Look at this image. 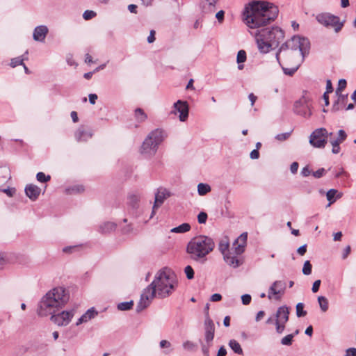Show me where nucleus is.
Wrapping results in <instances>:
<instances>
[{
	"mask_svg": "<svg viewBox=\"0 0 356 356\" xmlns=\"http://www.w3.org/2000/svg\"><path fill=\"white\" fill-rule=\"evenodd\" d=\"M277 6L268 1H255L248 4L243 12V21L251 29L260 53L267 54L278 47L284 38V31L277 26L266 27L277 16Z\"/></svg>",
	"mask_w": 356,
	"mask_h": 356,
	"instance_id": "nucleus-1",
	"label": "nucleus"
},
{
	"mask_svg": "<svg viewBox=\"0 0 356 356\" xmlns=\"http://www.w3.org/2000/svg\"><path fill=\"white\" fill-rule=\"evenodd\" d=\"M68 291L63 287H56L49 291L42 298L39 304L38 314L40 316L51 315V320L58 326H66L74 315V310L62 311L55 313L68 302Z\"/></svg>",
	"mask_w": 356,
	"mask_h": 356,
	"instance_id": "nucleus-2",
	"label": "nucleus"
},
{
	"mask_svg": "<svg viewBox=\"0 0 356 356\" xmlns=\"http://www.w3.org/2000/svg\"><path fill=\"white\" fill-rule=\"evenodd\" d=\"M309 48L310 42L307 38L294 35L281 45L276 53L275 58L279 64H280V60L287 63L291 62L289 59L291 56H296L294 59L300 58L304 60L309 53Z\"/></svg>",
	"mask_w": 356,
	"mask_h": 356,
	"instance_id": "nucleus-3",
	"label": "nucleus"
},
{
	"mask_svg": "<svg viewBox=\"0 0 356 356\" xmlns=\"http://www.w3.org/2000/svg\"><path fill=\"white\" fill-rule=\"evenodd\" d=\"M215 243L211 238L200 235L193 238L188 242L186 252L191 259L196 261H204L206 257L213 251Z\"/></svg>",
	"mask_w": 356,
	"mask_h": 356,
	"instance_id": "nucleus-4",
	"label": "nucleus"
},
{
	"mask_svg": "<svg viewBox=\"0 0 356 356\" xmlns=\"http://www.w3.org/2000/svg\"><path fill=\"white\" fill-rule=\"evenodd\" d=\"M151 284L157 292V296L165 298L175 290L177 281L175 274L170 270L165 268L157 272Z\"/></svg>",
	"mask_w": 356,
	"mask_h": 356,
	"instance_id": "nucleus-5",
	"label": "nucleus"
},
{
	"mask_svg": "<svg viewBox=\"0 0 356 356\" xmlns=\"http://www.w3.org/2000/svg\"><path fill=\"white\" fill-rule=\"evenodd\" d=\"M165 138V132L159 129L151 131L145 138L139 148V153L144 158L151 159L157 152L159 146Z\"/></svg>",
	"mask_w": 356,
	"mask_h": 356,
	"instance_id": "nucleus-6",
	"label": "nucleus"
},
{
	"mask_svg": "<svg viewBox=\"0 0 356 356\" xmlns=\"http://www.w3.org/2000/svg\"><path fill=\"white\" fill-rule=\"evenodd\" d=\"M248 234L242 233L234 242L231 252L223 256L225 261L232 268H237L243 264L239 256L245 251L247 244Z\"/></svg>",
	"mask_w": 356,
	"mask_h": 356,
	"instance_id": "nucleus-7",
	"label": "nucleus"
},
{
	"mask_svg": "<svg viewBox=\"0 0 356 356\" xmlns=\"http://www.w3.org/2000/svg\"><path fill=\"white\" fill-rule=\"evenodd\" d=\"M316 20L325 27H332L336 33H339L344 25V21L341 22L340 18L330 13H321L316 15Z\"/></svg>",
	"mask_w": 356,
	"mask_h": 356,
	"instance_id": "nucleus-8",
	"label": "nucleus"
},
{
	"mask_svg": "<svg viewBox=\"0 0 356 356\" xmlns=\"http://www.w3.org/2000/svg\"><path fill=\"white\" fill-rule=\"evenodd\" d=\"M215 327L211 319H206L204 323V341L200 340L203 356H209V348L214 338Z\"/></svg>",
	"mask_w": 356,
	"mask_h": 356,
	"instance_id": "nucleus-9",
	"label": "nucleus"
},
{
	"mask_svg": "<svg viewBox=\"0 0 356 356\" xmlns=\"http://www.w3.org/2000/svg\"><path fill=\"white\" fill-rule=\"evenodd\" d=\"M332 133H328L325 128L315 129L309 136V144L314 148H324L327 143V137Z\"/></svg>",
	"mask_w": 356,
	"mask_h": 356,
	"instance_id": "nucleus-10",
	"label": "nucleus"
},
{
	"mask_svg": "<svg viewBox=\"0 0 356 356\" xmlns=\"http://www.w3.org/2000/svg\"><path fill=\"white\" fill-rule=\"evenodd\" d=\"M157 296V292L152 285L150 284L147 288L143 291L139 302L136 306V312H140L145 308H147L154 299Z\"/></svg>",
	"mask_w": 356,
	"mask_h": 356,
	"instance_id": "nucleus-11",
	"label": "nucleus"
},
{
	"mask_svg": "<svg viewBox=\"0 0 356 356\" xmlns=\"http://www.w3.org/2000/svg\"><path fill=\"white\" fill-rule=\"evenodd\" d=\"M294 112L304 118H309L311 115V111L309 104V98L302 95L298 100L296 101L293 106Z\"/></svg>",
	"mask_w": 356,
	"mask_h": 356,
	"instance_id": "nucleus-12",
	"label": "nucleus"
},
{
	"mask_svg": "<svg viewBox=\"0 0 356 356\" xmlns=\"http://www.w3.org/2000/svg\"><path fill=\"white\" fill-rule=\"evenodd\" d=\"M189 107L187 102L178 100L173 104V108L171 111L172 114L179 115V119L181 122H185L188 117Z\"/></svg>",
	"mask_w": 356,
	"mask_h": 356,
	"instance_id": "nucleus-13",
	"label": "nucleus"
},
{
	"mask_svg": "<svg viewBox=\"0 0 356 356\" xmlns=\"http://www.w3.org/2000/svg\"><path fill=\"white\" fill-rule=\"evenodd\" d=\"M302 62L303 58H300L293 59V60H291V62L289 61V63L284 60H280V65L282 67V69L286 75L292 76L298 70Z\"/></svg>",
	"mask_w": 356,
	"mask_h": 356,
	"instance_id": "nucleus-14",
	"label": "nucleus"
},
{
	"mask_svg": "<svg viewBox=\"0 0 356 356\" xmlns=\"http://www.w3.org/2000/svg\"><path fill=\"white\" fill-rule=\"evenodd\" d=\"M286 289V283L284 281L277 280L274 282L270 286L268 290V299L275 298L280 299V296L284 293Z\"/></svg>",
	"mask_w": 356,
	"mask_h": 356,
	"instance_id": "nucleus-15",
	"label": "nucleus"
},
{
	"mask_svg": "<svg viewBox=\"0 0 356 356\" xmlns=\"http://www.w3.org/2000/svg\"><path fill=\"white\" fill-rule=\"evenodd\" d=\"M170 196V193L165 188H159L155 194L154 204L152 207V212L150 216L152 218L155 214L156 210L163 203L164 200Z\"/></svg>",
	"mask_w": 356,
	"mask_h": 356,
	"instance_id": "nucleus-16",
	"label": "nucleus"
},
{
	"mask_svg": "<svg viewBox=\"0 0 356 356\" xmlns=\"http://www.w3.org/2000/svg\"><path fill=\"white\" fill-rule=\"evenodd\" d=\"M93 136L92 130L84 126H80L74 132V138L79 143L86 142Z\"/></svg>",
	"mask_w": 356,
	"mask_h": 356,
	"instance_id": "nucleus-17",
	"label": "nucleus"
},
{
	"mask_svg": "<svg viewBox=\"0 0 356 356\" xmlns=\"http://www.w3.org/2000/svg\"><path fill=\"white\" fill-rule=\"evenodd\" d=\"M49 33V29L46 25H40L36 26L33 33V38L35 41L44 42L47 35Z\"/></svg>",
	"mask_w": 356,
	"mask_h": 356,
	"instance_id": "nucleus-18",
	"label": "nucleus"
},
{
	"mask_svg": "<svg viewBox=\"0 0 356 356\" xmlns=\"http://www.w3.org/2000/svg\"><path fill=\"white\" fill-rule=\"evenodd\" d=\"M289 308L286 305L281 306L276 312L275 321L286 323L289 321Z\"/></svg>",
	"mask_w": 356,
	"mask_h": 356,
	"instance_id": "nucleus-19",
	"label": "nucleus"
},
{
	"mask_svg": "<svg viewBox=\"0 0 356 356\" xmlns=\"http://www.w3.org/2000/svg\"><path fill=\"white\" fill-rule=\"evenodd\" d=\"M40 188L34 184H28L25 187V193L26 196L33 201L38 199L40 194Z\"/></svg>",
	"mask_w": 356,
	"mask_h": 356,
	"instance_id": "nucleus-20",
	"label": "nucleus"
},
{
	"mask_svg": "<svg viewBox=\"0 0 356 356\" xmlns=\"http://www.w3.org/2000/svg\"><path fill=\"white\" fill-rule=\"evenodd\" d=\"M97 315V312L94 307L88 309L76 321V325L87 323L90 320L94 318Z\"/></svg>",
	"mask_w": 356,
	"mask_h": 356,
	"instance_id": "nucleus-21",
	"label": "nucleus"
},
{
	"mask_svg": "<svg viewBox=\"0 0 356 356\" xmlns=\"http://www.w3.org/2000/svg\"><path fill=\"white\" fill-rule=\"evenodd\" d=\"M341 197V194H338V191L336 189H330L326 193V197L327 200L329 201L328 206H330L332 204H333L337 199H339Z\"/></svg>",
	"mask_w": 356,
	"mask_h": 356,
	"instance_id": "nucleus-22",
	"label": "nucleus"
},
{
	"mask_svg": "<svg viewBox=\"0 0 356 356\" xmlns=\"http://www.w3.org/2000/svg\"><path fill=\"white\" fill-rule=\"evenodd\" d=\"M134 117L138 123L145 122L147 118V114L140 108H138L134 111Z\"/></svg>",
	"mask_w": 356,
	"mask_h": 356,
	"instance_id": "nucleus-23",
	"label": "nucleus"
},
{
	"mask_svg": "<svg viewBox=\"0 0 356 356\" xmlns=\"http://www.w3.org/2000/svg\"><path fill=\"white\" fill-rule=\"evenodd\" d=\"M229 346L235 353L241 355H243V349L237 341L234 339L230 340L229 342Z\"/></svg>",
	"mask_w": 356,
	"mask_h": 356,
	"instance_id": "nucleus-24",
	"label": "nucleus"
},
{
	"mask_svg": "<svg viewBox=\"0 0 356 356\" xmlns=\"http://www.w3.org/2000/svg\"><path fill=\"white\" fill-rule=\"evenodd\" d=\"M191 229V225L188 223H183L178 227H174L170 229V232L172 233H186Z\"/></svg>",
	"mask_w": 356,
	"mask_h": 356,
	"instance_id": "nucleus-25",
	"label": "nucleus"
},
{
	"mask_svg": "<svg viewBox=\"0 0 356 356\" xmlns=\"http://www.w3.org/2000/svg\"><path fill=\"white\" fill-rule=\"evenodd\" d=\"M211 191V186L207 184L200 183L197 185V193L200 195L203 196Z\"/></svg>",
	"mask_w": 356,
	"mask_h": 356,
	"instance_id": "nucleus-26",
	"label": "nucleus"
},
{
	"mask_svg": "<svg viewBox=\"0 0 356 356\" xmlns=\"http://www.w3.org/2000/svg\"><path fill=\"white\" fill-rule=\"evenodd\" d=\"M318 302L319 303L321 310L323 312H327L329 308V303L327 299L325 296H318Z\"/></svg>",
	"mask_w": 356,
	"mask_h": 356,
	"instance_id": "nucleus-27",
	"label": "nucleus"
},
{
	"mask_svg": "<svg viewBox=\"0 0 356 356\" xmlns=\"http://www.w3.org/2000/svg\"><path fill=\"white\" fill-rule=\"evenodd\" d=\"M134 305V301L130 300L127 302H123L118 304L117 308L120 311H127L132 308Z\"/></svg>",
	"mask_w": 356,
	"mask_h": 356,
	"instance_id": "nucleus-28",
	"label": "nucleus"
},
{
	"mask_svg": "<svg viewBox=\"0 0 356 356\" xmlns=\"http://www.w3.org/2000/svg\"><path fill=\"white\" fill-rule=\"evenodd\" d=\"M111 230V223L106 221L101 224L99 227V232L102 234H108Z\"/></svg>",
	"mask_w": 356,
	"mask_h": 356,
	"instance_id": "nucleus-29",
	"label": "nucleus"
},
{
	"mask_svg": "<svg viewBox=\"0 0 356 356\" xmlns=\"http://www.w3.org/2000/svg\"><path fill=\"white\" fill-rule=\"evenodd\" d=\"M84 191V188L81 185H76L72 187H69L66 189L67 194L80 193Z\"/></svg>",
	"mask_w": 356,
	"mask_h": 356,
	"instance_id": "nucleus-30",
	"label": "nucleus"
},
{
	"mask_svg": "<svg viewBox=\"0 0 356 356\" xmlns=\"http://www.w3.org/2000/svg\"><path fill=\"white\" fill-rule=\"evenodd\" d=\"M229 248V243L226 240H222L220 242L218 249L220 252L223 254V256L227 254V252H231V250H228Z\"/></svg>",
	"mask_w": 356,
	"mask_h": 356,
	"instance_id": "nucleus-31",
	"label": "nucleus"
},
{
	"mask_svg": "<svg viewBox=\"0 0 356 356\" xmlns=\"http://www.w3.org/2000/svg\"><path fill=\"white\" fill-rule=\"evenodd\" d=\"M346 138H347L346 133L343 130L340 129L338 131V137L336 139H330V140L336 141L337 143V144L340 145L341 143H343L346 139Z\"/></svg>",
	"mask_w": 356,
	"mask_h": 356,
	"instance_id": "nucleus-32",
	"label": "nucleus"
},
{
	"mask_svg": "<svg viewBox=\"0 0 356 356\" xmlns=\"http://www.w3.org/2000/svg\"><path fill=\"white\" fill-rule=\"evenodd\" d=\"M296 315L298 317H302L307 315V312L304 310V304L299 302L296 305Z\"/></svg>",
	"mask_w": 356,
	"mask_h": 356,
	"instance_id": "nucleus-33",
	"label": "nucleus"
},
{
	"mask_svg": "<svg viewBox=\"0 0 356 356\" xmlns=\"http://www.w3.org/2000/svg\"><path fill=\"white\" fill-rule=\"evenodd\" d=\"M36 179L40 182L45 183L51 179V177L46 175L44 172H40L37 173Z\"/></svg>",
	"mask_w": 356,
	"mask_h": 356,
	"instance_id": "nucleus-34",
	"label": "nucleus"
},
{
	"mask_svg": "<svg viewBox=\"0 0 356 356\" xmlns=\"http://www.w3.org/2000/svg\"><path fill=\"white\" fill-rule=\"evenodd\" d=\"M293 341V335L287 334L281 339V343L283 346H291Z\"/></svg>",
	"mask_w": 356,
	"mask_h": 356,
	"instance_id": "nucleus-35",
	"label": "nucleus"
},
{
	"mask_svg": "<svg viewBox=\"0 0 356 356\" xmlns=\"http://www.w3.org/2000/svg\"><path fill=\"white\" fill-rule=\"evenodd\" d=\"M312 266L309 261H306L304 263L302 268V273L305 275H309L312 273Z\"/></svg>",
	"mask_w": 356,
	"mask_h": 356,
	"instance_id": "nucleus-36",
	"label": "nucleus"
},
{
	"mask_svg": "<svg viewBox=\"0 0 356 356\" xmlns=\"http://www.w3.org/2000/svg\"><path fill=\"white\" fill-rule=\"evenodd\" d=\"M246 52L244 50L238 51L236 56L237 63H243L246 60Z\"/></svg>",
	"mask_w": 356,
	"mask_h": 356,
	"instance_id": "nucleus-37",
	"label": "nucleus"
},
{
	"mask_svg": "<svg viewBox=\"0 0 356 356\" xmlns=\"http://www.w3.org/2000/svg\"><path fill=\"white\" fill-rule=\"evenodd\" d=\"M183 348L187 350L193 351L195 350L196 345L191 341H186L183 343Z\"/></svg>",
	"mask_w": 356,
	"mask_h": 356,
	"instance_id": "nucleus-38",
	"label": "nucleus"
},
{
	"mask_svg": "<svg viewBox=\"0 0 356 356\" xmlns=\"http://www.w3.org/2000/svg\"><path fill=\"white\" fill-rule=\"evenodd\" d=\"M23 60L24 59L21 57L14 58L11 60L10 66L12 67H15L18 65H24Z\"/></svg>",
	"mask_w": 356,
	"mask_h": 356,
	"instance_id": "nucleus-39",
	"label": "nucleus"
},
{
	"mask_svg": "<svg viewBox=\"0 0 356 356\" xmlns=\"http://www.w3.org/2000/svg\"><path fill=\"white\" fill-rule=\"evenodd\" d=\"M275 325L276 332L279 334H282L285 330L286 323L275 321Z\"/></svg>",
	"mask_w": 356,
	"mask_h": 356,
	"instance_id": "nucleus-40",
	"label": "nucleus"
},
{
	"mask_svg": "<svg viewBox=\"0 0 356 356\" xmlns=\"http://www.w3.org/2000/svg\"><path fill=\"white\" fill-rule=\"evenodd\" d=\"M184 272L186 273V277L188 280H191L194 277V270L191 266H186Z\"/></svg>",
	"mask_w": 356,
	"mask_h": 356,
	"instance_id": "nucleus-41",
	"label": "nucleus"
},
{
	"mask_svg": "<svg viewBox=\"0 0 356 356\" xmlns=\"http://www.w3.org/2000/svg\"><path fill=\"white\" fill-rule=\"evenodd\" d=\"M96 16V13L93 10H86L83 14V17L86 20H89Z\"/></svg>",
	"mask_w": 356,
	"mask_h": 356,
	"instance_id": "nucleus-42",
	"label": "nucleus"
},
{
	"mask_svg": "<svg viewBox=\"0 0 356 356\" xmlns=\"http://www.w3.org/2000/svg\"><path fill=\"white\" fill-rule=\"evenodd\" d=\"M128 199H129V203L132 206H135L139 201V196L136 194H131L129 195Z\"/></svg>",
	"mask_w": 356,
	"mask_h": 356,
	"instance_id": "nucleus-43",
	"label": "nucleus"
},
{
	"mask_svg": "<svg viewBox=\"0 0 356 356\" xmlns=\"http://www.w3.org/2000/svg\"><path fill=\"white\" fill-rule=\"evenodd\" d=\"M347 85L346 81L345 79H340L338 83V87L336 92L338 94L340 91L343 90L346 88Z\"/></svg>",
	"mask_w": 356,
	"mask_h": 356,
	"instance_id": "nucleus-44",
	"label": "nucleus"
},
{
	"mask_svg": "<svg viewBox=\"0 0 356 356\" xmlns=\"http://www.w3.org/2000/svg\"><path fill=\"white\" fill-rule=\"evenodd\" d=\"M207 219V214L205 212H200L197 216L198 222L204 224L206 222Z\"/></svg>",
	"mask_w": 356,
	"mask_h": 356,
	"instance_id": "nucleus-45",
	"label": "nucleus"
},
{
	"mask_svg": "<svg viewBox=\"0 0 356 356\" xmlns=\"http://www.w3.org/2000/svg\"><path fill=\"white\" fill-rule=\"evenodd\" d=\"M330 144L332 146V152L333 154H338L340 152V146L339 144H337L336 141L330 140Z\"/></svg>",
	"mask_w": 356,
	"mask_h": 356,
	"instance_id": "nucleus-46",
	"label": "nucleus"
},
{
	"mask_svg": "<svg viewBox=\"0 0 356 356\" xmlns=\"http://www.w3.org/2000/svg\"><path fill=\"white\" fill-rule=\"evenodd\" d=\"M290 134H290L289 132L283 133V134H277V135L275 136V138H276L277 140L283 141V140H286V139L289 137Z\"/></svg>",
	"mask_w": 356,
	"mask_h": 356,
	"instance_id": "nucleus-47",
	"label": "nucleus"
},
{
	"mask_svg": "<svg viewBox=\"0 0 356 356\" xmlns=\"http://www.w3.org/2000/svg\"><path fill=\"white\" fill-rule=\"evenodd\" d=\"M251 296L249 294H244L241 296V300L243 305H248L251 302Z\"/></svg>",
	"mask_w": 356,
	"mask_h": 356,
	"instance_id": "nucleus-48",
	"label": "nucleus"
},
{
	"mask_svg": "<svg viewBox=\"0 0 356 356\" xmlns=\"http://www.w3.org/2000/svg\"><path fill=\"white\" fill-rule=\"evenodd\" d=\"M325 170L324 168H320L318 170L313 172L312 175L316 178H321L325 175Z\"/></svg>",
	"mask_w": 356,
	"mask_h": 356,
	"instance_id": "nucleus-49",
	"label": "nucleus"
},
{
	"mask_svg": "<svg viewBox=\"0 0 356 356\" xmlns=\"http://www.w3.org/2000/svg\"><path fill=\"white\" fill-rule=\"evenodd\" d=\"M321 283V282L320 280H316L313 283V286H312V290L313 293H316L319 290V287H320Z\"/></svg>",
	"mask_w": 356,
	"mask_h": 356,
	"instance_id": "nucleus-50",
	"label": "nucleus"
},
{
	"mask_svg": "<svg viewBox=\"0 0 356 356\" xmlns=\"http://www.w3.org/2000/svg\"><path fill=\"white\" fill-rule=\"evenodd\" d=\"M159 345L161 348H168L171 347L170 342L167 340H161L159 343Z\"/></svg>",
	"mask_w": 356,
	"mask_h": 356,
	"instance_id": "nucleus-51",
	"label": "nucleus"
},
{
	"mask_svg": "<svg viewBox=\"0 0 356 356\" xmlns=\"http://www.w3.org/2000/svg\"><path fill=\"white\" fill-rule=\"evenodd\" d=\"M298 167H299V164L298 162L292 163L291 165V167H290V170H291V173H293V174L296 173L298 171Z\"/></svg>",
	"mask_w": 356,
	"mask_h": 356,
	"instance_id": "nucleus-52",
	"label": "nucleus"
},
{
	"mask_svg": "<svg viewBox=\"0 0 356 356\" xmlns=\"http://www.w3.org/2000/svg\"><path fill=\"white\" fill-rule=\"evenodd\" d=\"M155 31L151 30L149 33V35L147 37V42L149 43H152L155 41Z\"/></svg>",
	"mask_w": 356,
	"mask_h": 356,
	"instance_id": "nucleus-53",
	"label": "nucleus"
},
{
	"mask_svg": "<svg viewBox=\"0 0 356 356\" xmlns=\"http://www.w3.org/2000/svg\"><path fill=\"white\" fill-rule=\"evenodd\" d=\"M306 252H307V245L306 244L299 247L297 250V252L301 256L304 255L306 253Z\"/></svg>",
	"mask_w": 356,
	"mask_h": 356,
	"instance_id": "nucleus-54",
	"label": "nucleus"
},
{
	"mask_svg": "<svg viewBox=\"0 0 356 356\" xmlns=\"http://www.w3.org/2000/svg\"><path fill=\"white\" fill-rule=\"evenodd\" d=\"M311 174V170L308 166H305L302 169L301 175L303 177H308Z\"/></svg>",
	"mask_w": 356,
	"mask_h": 356,
	"instance_id": "nucleus-55",
	"label": "nucleus"
},
{
	"mask_svg": "<svg viewBox=\"0 0 356 356\" xmlns=\"http://www.w3.org/2000/svg\"><path fill=\"white\" fill-rule=\"evenodd\" d=\"M221 299L222 296L219 293H214L210 298V300L213 302H218L220 301Z\"/></svg>",
	"mask_w": 356,
	"mask_h": 356,
	"instance_id": "nucleus-56",
	"label": "nucleus"
},
{
	"mask_svg": "<svg viewBox=\"0 0 356 356\" xmlns=\"http://www.w3.org/2000/svg\"><path fill=\"white\" fill-rule=\"evenodd\" d=\"M345 356H356V348H350L346 350Z\"/></svg>",
	"mask_w": 356,
	"mask_h": 356,
	"instance_id": "nucleus-57",
	"label": "nucleus"
},
{
	"mask_svg": "<svg viewBox=\"0 0 356 356\" xmlns=\"http://www.w3.org/2000/svg\"><path fill=\"white\" fill-rule=\"evenodd\" d=\"M252 159H257L259 157V152L257 149H253L250 154Z\"/></svg>",
	"mask_w": 356,
	"mask_h": 356,
	"instance_id": "nucleus-58",
	"label": "nucleus"
},
{
	"mask_svg": "<svg viewBox=\"0 0 356 356\" xmlns=\"http://www.w3.org/2000/svg\"><path fill=\"white\" fill-rule=\"evenodd\" d=\"M78 247V245L67 246L63 249V252L65 253H70L72 252V250L76 249Z\"/></svg>",
	"mask_w": 356,
	"mask_h": 356,
	"instance_id": "nucleus-59",
	"label": "nucleus"
},
{
	"mask_svg": "<svg viewBox=\"0 0 356 356\" xmlns=\"http://www.w3.org/2000/svg\"><path fill=\"white\" fill-rule=\"evenodd\" d=\"M89 102L91 104H95L96 100L97 99V95L96 94H90L89 96Z\"/></svg>",
	"mask_w": 356,
	"mask_h": 356,
	"instance_id": "nucleus-60",
	"label": "nucleus"
},
{
	"mask_svg": "<svg viewBox=\"0 0 356 356\" xmlns=\"http://www.w3.org/2000/svg\"><path fill=\"white\" fill-rule=\"evenodd\" d=\"M67 63L68 65H70V66H73V65H76V62L73 60L72 58V55H68L67 56Z\"/></svg>",
	"mask_w": 356,
	"mask_h": 356,
	"instance_id": "nucleus-61",
	"label": "nucleus"
},
{
	"mask_svg": "<svg viewBox=\"0 0 356 356\" xmlns=\"http://www.w3.org/2000/svg\"><path fill=\"white\" fill-rule=\"evenodd\" d=\"M137 8H138V6L135 4H130L128 6V10L131 13H135V14L137 13Z\"/></svg>",
	"mask_w": 356,
	"mask_h": 356,
	"instance_id": "nucleus-62",
	"label": "nucleus"
},
{
	"mask_svg": "<svg viewBox=\"0 0 356 356\" xmlns=\"http://www.w3.org/2000/svg\"><path fill=\"white\" fill-rule=\"evenodd\" d=\"M226 355H227V350L224 346H222L218 350V352L216 356H226Z\"/></svg>",
	"mask_w": 356,
	"mask_h": 356,
	"instance_id": "nucleus-63",
	"label": "nucleus"
},
{
	"mask_svg": "<svg viewBox=\"0 0 356 356\" xmlns=\"http://www.w3.org/2000/svg\"><path fill=\"white\" fill-rule=\"evenodd\" d=\"M224 11L223 10H220L218 11L216 15V17L218 19V20L219 22H221L223 20V18H224Z\"/></svg>",
	"mask_w": 356,
	"mask_h": 356,
	"instance_id": "nucleus-64",
	"label": "nucleus"
}]
</instances>
